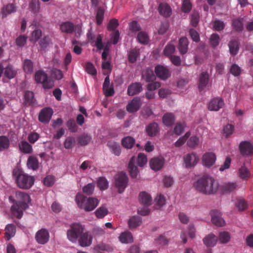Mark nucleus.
I'll return each instance as SVG.
<instances>
[{"mask_svg": "<svg viewBox=\"0 0 253 253\" xmlns=\"http://www.w3.org/2000/svg\"><path fill=\"white\" fill-rule=\"evenodd\" d=\"M15 198L17 202L11 207V212L17 218L20 219L23 215V211L28 209V204L31 199L29 195L26 192L17 191L15 192Z\"/></svg>", "mask_w": 253, "mask_h": 253, "instance_id": "f257e3e1", "label": "nucleus"}, {"mask_svg": "<svg viewBox=\"0 0 253 253\" xmlns=\"http://www.w3.org/2000/svg\"><path fill=\"white\" fill-rule=\"evenodd\" d=\"M216 180L209 175H204L199 179L195 185L197 191L205 194L210 195L216 192L218 188Z\"/></svg>", "mask_w": 253, "mask_h": 253, "instance_id": "f03ea898", "label": "nucleus"}, {"mask_svg": "<svg viewBox=\"0 0 253 253\" xmlns=\"http://www.w3.org/2000/svg\"><path fill=\"white\" fill-rule=\"evenodd\" d=\"M13 175L15 176L16 184L19 188L27 190L34 185L35 178L33 176L18 171H14Z\"/></svg>", "mask_w": 253, "mask_h": 253, "instance_id": "7ed1b4c3", "label": "nucleus"}, {"mask_svg": "<svg viewBox=\"0 0 253 253\" xmlns=\"http://www.w3.org/2000/svg\"><path fill=\"white\" fill-rule=\"evenodd\" d=\"M76 201L78 206L85 211H90L96 208L98 201L95 198L84 197L81 194H78L76 197Z\"/></svg>", "mask_w": 253, "mask_h": 253, "instance_id": "20e7f679", "label": "nucleus"}, {"mask_svg": "<svg viewBox=\"0 0 253 253\" xmlns=\"http://www.w3.org/2000/svg\"><path fill=\"white\" fill-rule=\"evenodd\" d=\"M35 80L37 83L42 84L45 89H50L54 86L53 80L48 79L47 74L43 71L39 70L35 73Z\"/></svg>", "mask_w": 253, "mask_h": 253, "instance_id": "39448f33", "label": "nucleus"}, {"mask_svg": "<svg viewBox=\"0 0 253 253\" xmlns=\"http://www.w3.org/2000/svg\"><path fill=\"white\" fill-rule=\"evenodd\" d=\"M83 232L84 227L82 225L79 223L73 224L67 231V238L72 243H76Z\"/></svg>", "mask_w": 253, "mask_h": 253, "instance_id": "423d86ee", "label": "nucleus"}, {"mask_svg": "<svg viewBox=\"0 0 253 253\" xmlns=\"http://www.w3.org/2000/svg\"><path fill=\"white\" fill-rule=\"evenodd\" d=\"M128 177L126 173L121 172L117 174L116 178L115 185L119 193H122L127 186Z\"/></svg>", "mask_w": 253, "mask_h": 253, "instance_id": "0eeeda50", "label": "nucleus"}, {"mask_svg": "<svg viewBox=\"0 0 253 253\" xmlns=\"http://www.w3.org/2000/svg\"><path fill=\"white\" fill-rule=\"evenodd\" d=\"M199 161V157L195 153H188L184 157V162L187 169L196 166Z\"/></svg>", "mask_w": 253, "mask_h": 253, "instance_id": "6e6552de", "label": "nucleus"}, {"mask_svg": "<svg viewBox=\"0 0 253 253\" xmlns=\"http://www.w3.org/2000/svg\"><path fill=\"white\" fill-rule=\"evenodd\" d=\"M210 214L211 216L212 223L216 226L223 227L225 225V221L221 216V213L217 210L211 211Z\"/></svg>", "mask_w": 253, "mask_h": 253, "instance_id": "1a4fd4ad", "label": "nucleus"}, {"mask_svg": "<svg viewBox=\"0 0 253 253\" xmlns=\"http://www.w3.org/2000/svg\"><path fill=\"white\" fill-rule=\"evenodd\" d=\"M50 236L48 231L44 228L41 229L36 233L35 239L37 242L41 245L45 244L48 241Z\"/></svg>", "mask_w": 253, "mask_h": 253, "instance_id": "9d476101", "label": "nucleus"}, {"mask_svg": "<svg viewBox=\"0 0 253 253\" xmlns=\"http://www.w3.org/2000/svg\"><path fill=\"white\" fill-rule=\"evenodd\" d=\"M239 150L243 156L253 155V145L248 141H242L239 146Z\"/></svg>", "mask_w": 253, "mask_h": 253, "instance_id": "9b49d317", "label": "nucleus"}, {"mask_svg": "<svg viewBox=\"0 0 253 253\" xmlns=\"http://www.w3.org/2000/svg\"><path fill=\"white\" fill-rule=\"evenodd\" d=\"M53 110L50 108H45L41 110L39 115V120L42 123H48L51 119Z\"/></svg>", "mask_w": 253, "mask_h": 253, "instance_id": "f8f14e48", "label": "nucleus"}, {"mask_svg": "<svg viewBox=\"0 0 253 253\" xmlns=\"http://www.w3.org/2000/svg\"><path fill=\"white\" fill-rule=\"evenodd\" d=\"M216 157L212 152L206 153L202 158L203 165L207 168H211L216 161Z\"/></svg>", "mask_w": 253, "mask_h": 253, "instance_id": "ddd939ff", "label": "nucleus"}, {"mask_svg": "<svg viewBox=\"0 0 253 253\" xmlns=\"http://www.w3.org/2000/svg\"><path fill=\"white\" fill-rule=\"evenodd\" d=\"M156 75L163 80H167L170 76L168 69L162 65H157L155 68Z\"/></svg>", "mask_w": 253, "mask_h": 253, "instance_id": "4468645a", "label": "nucleus"}, {"mask_svg": "<svg viewBox=\"0 0 253 253\" xmlns=\"http://www.w3.org/2000/svg\"><path fill=\"white\" fill-rule=\"evenodd\" d=\"M141 104L140 99L135 97L128 103L126 106V110L129 113H134L140 109Z\"/></svg>", "mask_w": 253, "mask_h": 253, "instance_id": "2eb2a0df", "label": "nucleus"}, {"mask_svg": "<svg viewBox=\"0 0 253 253\" xmlns=\"http://www.w3.org/2000/svg\"><path fill=\"white\" fill-rule=\"evenodd\" d=\"M165 163V159L163 157H154L150 160L149 165L150 168L155 171L160 170Z\"/></svg>", "mask_w": 253, "mask_h": 253, "instance_id": "dca6fc26", "label": "nucleus"}, {"mask_svg": "<svg viewBox=\"0 0 253 253\" xmlns=\"http://www.w3.org/2000/svg\"><path fill=\"white\" fill-rule=\"evenodd\" d=\"M224 102L222 98H213L210 101L209 109L211 111H218L224 106Z\"/></svg>", "mask_w": 253, "mask_h": 253, "instance_id": "f3484780", "label": "nucleus"}, {"mask_svg": "<svg viewBox=\"0 0 253 253\" xmlns=\"http://www.w3.org/2000/svg\"><path fill=\"white\" fill-rule=\"evenodd\" d=\"M103 92L107 97L113 96L115 93L114 88L112 85H110L109 77H106L103 84Z\"/></svg>", "mask_w": 253, "mask_h": 253, "instance_id": "a211bd4d", "label": "nucleus"}, {"mask_svg": "<svg viewBox=\"0 0 253 253\" xmlns=\"http://www.w3.org/2000/svg\"><path fill=\"white\" fill-rule=\"evenodd\" d=\"M160 14L165 17H169L171 15L172 10L169 5L166 3H161L158 7Z\"/></svg>", "mask_w": 253, "mask_h": 253, "instance_id": "6ab92c4d", "label": "nucleus"}, {"mask_svg": "<svg viewBox=\"0 0 253 253\" xmlns=\"http://www.w3.org/2000/svg\"><path fill=\"white\" fill-rule=\"evenodd\" d=\"M91 242L92 237L88 232H83L79 238V243L82 247L89 246Z\"/></svg>", "mask_w": 253, "mask_h": 253, "instance_id": "aec40b11", "label": "nucleus"}, {"mask_svg": "<svg viewBox=\"0 0 253 253\" xmlns=\"http://www.w3.org/2000/svg\"><path fill=\"white\" fill-rule=\"evenodd\" d=\"M142 78L147 82H153L156 77L154 71L151 68H146L142 71Z\"/></svg>", "mask_w": 253, "mask_h": 253, "instance_id": "412c9836", "label": "nucleus"}, {"mask_svg": "<svg viewBox=\"0 0 253 253\" xmlns=\"http://www.w3.org/2000/svg\"><path fill=\"white\" fill-rule=\"evenodd\" d=\"M142 85L140 83H135L129 85L127 88L129 96H133L142 91Z\"/></svg>", "mask_w": 253, "mask_h": 253, "instance_id": "4be33fe9", "label": "nucleus"}, {"mask_svg": "<svg viewBox=\"0 0 253 253\" xmlns=\"http://www.w3.org/2000/svg\"><path fill=\"white\" fill-rule=\"evenodd\" d=\"M16 11V6L14 4H7L3 6L1 9L2 18H5L8 15L15 12Z\"/></svg>", "mask_w": 253, "mask_h": 253, "instance_id": "5701e85b", "label": "nucleus"}, {"mask_svg": "<svg viewBox=\"0 0 253 253\" xmlns=\"http://www.w3.org/2000/svg\"><path fill=\"white\" fill-rule=\"evenodd\" d=\"M188 41L186 37H182L179 39L178 48L180 53L184 55L188 51Z\"/></svg>", "mask_w": 253, "mask_h": 253, "instance_id": "b1692460", "label": "nucleus"}, {"mask_svg": "<svg viewBox=\"0 0 253 253\" xmlns=\"http://www.w3.org/2000/svg\"><path fill=\"white\" fill-rule=\"evenodd\" d=\"M209 82V74L207 72L201 73L199 77V88L200 90H203Z\"/></svg>", "mask_w": 253, "mask_h": 253, "instance_id": "393cba45", "label": "nucleus"}, {"mask_svg": "<svg viewBox=\"0 0 253 253\" xmlns=\"http://www.w3.org/2000/svg\"><path fill=\"white\" fill-rule=\"evenodd\" d=\"M135 157H132L128 163V168L129 169V172L131 177L132 178H135L139 172L136 166L135 165Z\"/></svg>", "mask_w": 253, "mask_h": 253, "instance_id": "a878e982", "label": "nucleus"}, {"mask_svg": "<svg viewBox=\"0 0 253 253\" xmlns=\"http://www.w3.org/2000/svg\"><path fill=\"white\" fill-rule=\"evenodd\" d=\"M75 26L70 21H66L61 24L60 29L64 33H72L74 31Z\"/></svg>", "mask_w": 253, "mask_h": 253, "instance_id": "bb28decb", "label": "nucleus"}, {"mask_svg": "<svg viewBox=\"0 0 253 253\" xmlns=\"http://www.w3.org/2000/svg\"><path fill=\"white\" fill-rule=\"evenodd\" d=\"M142 219L139 216H131L128 220V225L130 229H133L139 226L141 223Z\"/></svg>", "mask_w": 253, "mask_h": 253, "instance_id": "cd10ccee", "label": "nucleus"}, {"mask_svg": "<svg viewBox=\"0 0 253 253\" xmlns=\"http://www.w3.org/2000/svg\"><path fill=\"white\" fill-rule=\"evenodd\" d=\"M120 241L124 244H128L133 242V238L130 232L128 231L122 232L120 237H119Z\"/></svg>", "mask_w": 253, "mask_h": 253, "instance_id": "c85d7f7f", "label": "nucleus"}, {"mask_svg": "<svg viewBox=\"0 0 253 253\" xmlns=\"http://www.w3.org/2000/svg\"><path fill=\"white\" fill-rule=\"evenodd\" d=\"M108 146L112 153L116 156H119L121 153L120 145L114 141H109L108 142Z\"/></svg>", "mask_w": 253, "mask_h": 253, "instance_id": "c756f323", "label": "nucleus"}, {"mask_svg": "<svg viewBox=\"0 0 253 253\" xmlns=\"http://www.w3.org/2000/svg\"><path fill=\"white\" fill-rule=\"evenodd\" d=\"M24 98H25L24 104L26 106H32L35 103V99L34 93L31 91H26L25 94H24Z\"/></svg>", "mask_w": 253, "mask_h": 253, "instance_id": "7c9ffc66", "label": "nucleus"}, {"mask_svg": "<svg viewBox=\"0 0 253 253\" xmlns=\"http://www.w3.org/2000/svg\"><path fill=\"white\" fill-rule=\"evenodd\" d=\"M217 240V237L213 234L211 233L204 238L203 242L207 247H211L216 245Z\"/></svg>", "mask_w": 253, "mask_h": 253, "instance_id": "2f4dec72", "label": "nucleus"}, {"mask_svg": "<svg viewBox=\"0 0 253 253\" xmlns=\"http://www.w3.org/2000/svg\"><path fill=\"white\" fill-rule=\"evenodd\" d=\"M159 128L156 123L150 124L146 127V132L150 136H154L159 133Z\"/></svg>", "mask_w": 253, "mask_h": 253, "instance_id": "473e14b6", "label": "nucleus"}, {"mask_svg": "<svg viewBox=\"0 0 253 253\" xmlns=\"http://www.w3.org/2000/svg\"><path fill=\"white\" fill-rule=\"evenodd\" d=\"M16 74V70L11 65H8L4 68L3 75L8 79H13Z\"/></svg>", "mask_w": 253, "mask_h": 253, "instance_id": "72a5a7b5", "label": "nucleus"}, {"mask_svg": "<svg viewBox=\"0 0 253 253\" xmlns=\"http://www.w3.org/2000/svg\"><path fill=\"white\" fill-rule=\"evenodd\" d=\"M5 236L7 240H9L10 238L13 237L16 233V227L13 224H8L5 226Z\"/></svg>", "mask_w": 253, "mask_h": 253, "instance_id": "f704fd0d", "label": "nucleus"}, {"mask_svg": "<svg viewBox=\"0 0 253 253\" xmlns=\"http://www.w3.org/2000/svg\"><path fill=\"white\" fill-rule=\"evenodd\" d=\"M175 121L174 115L172 113H167L163 115L162 121L167 126H172Z\"/></svg>", "mask_w": 253, "mask_h": 253, "instance_id": "c9c22d12", "label": "nucleus"}, {"mask_svg": "<svg viewBox=\"0 0 253 253\" xmlns=\"http://www.w3.org/2000/svg\"><path fill=\"white\" fill-rule=\"evenodd\" d=\"M237 186L236 182H228L222 185L221 190L224 193H230L236 190Z\"/></svg>", "mask_w": 253, "mask_h": 253, "instance_id": "e433bc0d", "label": "nucleus"}, {"mask_svg": "<svg viewBox=\"0 0 253 253\" xmlns=\"http://www.w3.org/2000/svg\"><path fill=\"white\" fill-rule=\"evenodd\" d=\"M27 165L29 169L36 170L39 168L38 159L35 156H30L28 159Z\"/></svg>", "mask_w": 253, "mask_h": 253, "instance_id": "4c0bfd02", "label": "nucleus"}, {"mask_svg": "<svg viewBox=\"0 0 253 253\" xmlns=\"http://www.w3.org/2000/svg\"><path fill=\"white\" fill-rule=\"evenodd\" d=\"M135 139L130 136L124 137L122 140V144L126 148L130 149L135 144Z\"/></svg>", "mask_w": 253, "mask_h": 253, "instance_id": "58836bf2", "label": "nucleus"}, {"mask_svg": "<svg viewBox=\"0 0 253 253\" xmlns=\"http://www.w3.org/2000/svg\"><path fill=\"white\" fill-rule=\"evenodd\" d=\"M19 148L21 152L25 154H30L33 151L32 146L26 141H22L20 142Z\"/></svg>", "mask_w": 253, "mask_h": 253, "instance_id": "ea45409f", "label": "nucleus"}, {"mask_svg": "<svg viewBox=\"0 0 253 253\" xmlns=\"http://www.w3.org/2000/svg\"><path fill=\"white\" fill-rule=\"evenodd\" d=\"M139 200L141 203L150 205L152 203V197L146 192H142L139 195Z\"/></svg>", "mask_w": 253, "mask_h": 253, "instance_id": "a19ab883", "label": "nucleus"}, {"mask_svg": "<svg viewBox=\"0 0 253 253\" xmlns=\"http://www.w3.org/2000/svg\"><path fill=\"white\" fill-rule=\"evenodd\" d=\"M9 145L10 142L7 137L3 135L0 136V151L7 150Z\"/></svg>", "mask_w": 253, "mask_h": 253, "instance_id": "79ce46f5", "label": "nucleus"}, {"mask_svg": "<svg viewBox=\"0 0 253 253\" xmlns=\"http://www.w3.org/2000/svg\"><path fill=\"white\" fill-rule=\"evenodd\" d=\"M23 69L27 74H31L33 71V63L29 59H25L23 63Z\"/></svg>", "mask_w": 253, "mask_h": 253, "instance_id": "37998d69", "label": "nucleus"}, {"mask_svg": "<svg viewBox=\"0 0 253 253\" xmlns=\"http://www.w3.org/2000/svg\"><path fill=\"white\" fill-rule=\"evenodd\" d=\"M108 209L104 207L101 206L97 209L95 211V214L98 218H103L105 215L108 214Z\"/></svg>", "mask_w": 253, "mask_h": 253, "instance_id": "c03bdc74", "label": "nucleus"}, {"mask_svg": "<svg viewBox=\"0 0 253 253\" xmlns=\"http://www.w3.org/2000/svg\"><path fill=\"white\" fill-rule=\"evenodd\" d=\"M94 250L98 253H102L103 251L111 252L113 249L109 245L101 243L96 245Z\"/></svg>", "mask_w": 253, "mask_h": 253, "instance_id": "a18cd8bd", "label": "nucleus"}, {"mask_svg": "<svg viewBox=\"0 0 253 253\" xmlns=\"http://www.w3.org/2000/svg\"><path fill=\"white\" fill-rule=\"evenodd\" d=\"M139 51L135 48L131 49L129 51L128 56L129 62L135 63L137 60V58L139 56Z\"/></svg>", "mask_w": 253, "mask_h": 253, "instance_id": "49530a36", "label": "nucleus"}, {"mask_svg": "<svg viewBox=\"0 0 253 253\" xmlns=\"http://www.w3.org/2000/svg\"><path fill=\"white\" fill-rule=\"evenodd\" d=\"M229 50L232 55L237 54L239 50V43L236 40H231L229 43Z\"/></svg>", "mask_w": 253, "mask_h": 253, "instance_id": "de8ad7c7", "label": "nucleus"}, {"mask_svg": "<svg viewBox=\"0 0 253 253\" xmlns=\"http://www.w3.org/2000/svg\"><path fill=\"white\" fill-rule=\"evenodd\" d=\"M91 139V138L89 135L84 133L78 137V141L79 144L84 146L89 143Z\"/></svg>", "mask_w": 253, "mask_h": 253, "instance_id": "09e8293b", "label": "nucleus"}, {"mask_svg": "<svg viewBox=\"0 0 253 253\" xmlns=\"http://www.w3.org/2000/svg\"><path fill=\"white\" fill-rule=\"evenodd\" d=\"M51 43V39L48 36H45L39 41V45L41 48L45 49Z\"/></svg>", "mask_w": 253, "mask_h": 253, "instance_id": "8fccbe9b", "label": "nucleus"}, {"mask_svg": "<svg viewBox=\"0 0 253 253\" xmlns=\"http://www.w3.org/2000/svg\"><path fill=\"white\" fill-rule=\"evenodd\" d=\"M76 144V138L74 137L69 136L65 139L64 141V147L66 149H71Z\"/></svg>", "mask_w": 253, "mask_h": 253, "instance_id": "3c124183", "label": "nucleus"}, {"mask_svg": "<svg viewBox=\"0 0 253 253\" xmlns=\"http://www.w3.org/2000/svg\"><path fill=\"white\" fill-rule=\"evenodd\" d=\"M232 26L237 32H241L243 29V22L241 19H235L232 20Z\"/></svg>", "mask_w": 253, "mask_h": 253, "instance_id": "603ef678", "label": "nucleus"}, {"mask_svg": "<svg viewBox=\"0 0 253 253\" xmlns=\"http://www.w3.org/2000/svg\"><path fill=\"white\" fill-rule=\"evenodd\" d=\"M137 39L140 43L143 44H147L149 41L147 34L143 32H140L137 34Z\"/></svg>", "mask_w": 253, "mask_h": 253, "instance_id": "864d4df0", "label": "nucleus"}, {"mask_svg": "<svg viewBox=\"0 0 253 253\" xmlns=\"http://www.w3.org/2000/svg\"><path fill=\"white\" fill-rule=\"evenodd\" d=\"M29 8L34 13H37L40 8L39 0H32L29 4Z\"/></svg>", "mask_w": 253, "mask_h": 253, "instance_id": "5fc2aeb1", "label": "nucleus"}, {"mask_svg": "<svg viewBox=\"0 0 253 253\" xmlns=\"http://www.w3.org/2000/svg\"><path fill=\"white\" fill-rule=\"evenodd\" d=\"M67 126L70 132L72 133L76 132L78 130V126L76 122L74 119H71L67 122Z\"/></svg>", "mask_w": 253, "mask_h": 253, "instance_id": "6e6d98bb", "label": "nucleus"}, {"mask_svg": "<svg viewBox=\"0 0 253 253\" xmlns=\"http://www.w3.org/2000/svg\"><path fill=\"white\" fill-rule=\"evenodd\" d=\"M85 69L87 73L95 76L97 74V71L94 66L91 62H88L85 64Z\"/></svg>", "mask_w": 253, "mask_h": 253, "instance_id": "4d7b16f0", "label": "nucleus"}, {"mask_svg": "<svg viewBox=\"0 0 253 253\" xmlns=\"http://www.w3.org/2000/svg\"><path fill=\"white\" fill-rule=\"evenodd\" d=\"M97 186L101 190H105L108 187V182L106 178L100 177L97 180Z\"/></svg>", "mask_w": 253, "mask_h": 253, "instance_id": "13d9d810", "label": "nucleus"}, {"mask_svg": "<svg viewBox=\"0 0 253 253\" xmlns=\"http://www.w3.org/2000/svg\"><path fill=\"white\" fill-rule=\"evenodd\" d=\"M210 44L213 47L217 46L219 42V37L216 33L212 34L210 39Z\"/></svg>", "mask_w": 253, "mask_h": 253, "instance_id": "bf43d9fd", "label": "nucleus"}, {"mask_svg": "<svg viewBox=\"0 0 253 253\" xmlns=\"http://www.w3.org/2000/svg\"><path fill=\"white\" fill-rule=\"evenodd\" d=\"M230 239V236L229 233L226 232H220L219 234V240L220 243L225 244L228 243Z\"/></svg>", "mask_w": 253, "mask_h": 253, "instance_id": "052dcab7", "label": "nucleus"}, {"mask_svg": "<svg viewBox=\"0 0 253 253\" xmlns=\"http://www.w3.org/2000/svg\"><path fill=\"white\" fill-rule=\"evenodd\" d=\"M175 51V46L174 45L172 44H168L166 45L165 48L164 50H163V52H164V54L166 56H171V55Z\"/></svg>", "mask_w": 253, "mask_h": 253, "instance_id": "680f3d73", "label": "nucleus"}, {"mask_svg": "<svg viewBox=\"0 0 253 253\" xmlns=\"http://www.w3.org/2000/svg\"><path fill=\"white\" fill-rule=\"evenodd\" d=\"M199 14L197 11H193L191 15V23L193 27H196L199 23Z\"/></svg>", "mask_w": 253, "mask_h": 253, "instance_id": "e2e57ef3", "label": "nucleus"}, {"mask_svg": "<svg viewBox=\"0 0 253 253\" xmlns=\"http://www.w3.org/2000/svg\"><path fill=\"white\" fill-rule=\"evenodd\" d=\"M239 175L243 179H246L250 176V172L247 168L243 166L239 169Z\"/></svg>", "mask_w": 253, "mask_h": 253, "instance_id": "0e129e2a", "label": "nucleus"}, {"mask_svg": "<svg viewBox=\"0 0 253 253\" xmlns=\"http://www.w3.org/2000/svg\"><path fill=\"white\" fill-rule=\"evenodd\" d=\"M192 9V4L189 0H184L182 4L181 10L184 13L189 12Z\"/></svg>", "mask_w": 253, "mask_h": 253, "instance_id": "69168bd1", "label": "nucleus"}, {"mask_svg": "<svg viewBox=\"0 0 253 253\" xmlns=\"http://www.w3.org/2000/svg\"><path fill=\"white\" fill-rule=\"evenodd\" d=\"M137 165L140 167H143L147 162V156L143 153H140L137 156Z\"/></svg>", "mask_w": 253, "mask_h": 253, "instance_id": "338daca9", "label": "nucleus"}, {"mask_svg": "<svg viewBox=\"0 0 253 253\" xmlns=\"http://www.w3.org/2000/svg\"><path fill=\"white\" fill-rule=\"evenodd\" d=\"M42 36V31L40 29L34 30L32 34L31 41L35 43Z\"/></svg>", "mask_w": 253, "mask_h": 253, "instance_id": "774afa93", "label": "nucleus"}]
</instances>
